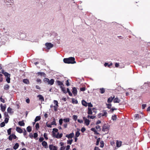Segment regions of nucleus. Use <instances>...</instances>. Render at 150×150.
Segmentation results:
<instances>
[{
	"instance_id": "1",
	"label": "nucleus",
	"mask_w": 150,
	"mask_h": 150,
	"mask_svg": "<svg viewBox=\"0 0 150 150\" xmlns=\"http://www.w3.org/2000/svg\"><path fill=\"white\" fill-rule=\"evenodd\" d=\"M64 63L67 64H73L76 63L75 59L74 57H70L68 58H64L63 59Z\"/></svg>"
},
{
	"instance_id": "2",
	"label": "nucleus",
	"mask_w": 150,
	"mask_h": 150,
	"mask_svg": "<svg viewBox=\"0 0 150 150\" xmlns=\"http://www.w3.org/2000/svg\"><path fill=\"white\" fill-rule=\"evenodd\" d=\"M106 105L108 108L110 109L109 111V112H112L114 111V110H117L115 108H112V105L111 103H110L108 104H106Z\"/></svg>"
},
{
	"instance_id": "3",
	"label": "nucleus",
	"mask_w": 150,
	"mask_h": 150,
	"mask_svg": "<svg viewBox=\"0 0 150 150\" xmlns=\"http://www.w3.org/2000/svg\"><path fill=\"white\" fill-rule=\"evenodd\" d=\"M17 138L16 136L14 134H12L11 135H10L8 138L9 140L11 141L12 139H15Z\"/></svg>"
},
{
	"instance_id": "4",
	"label": "nucleus",
	"mask_w": 150,
	"mask_h": 150,
	"mask_svg": "<svg viewBox=\"0 0 150 150\" xmlns=\"http://www.w3.org/2000/svg\"><path fill=\"white\" fill-rule=\"evenodd\" d=\"M5 74L6 81L8 83H10V74L8 73H5Z\"/></svg>"
},
{
	"instance_id": "5",
	"label": "nucleus",
	"mask_w": 150,
	"mask_h": 150,
	"mask_svg": "<svg viewBox=\"0 0 150 150\" xmlns=\"http://www.w3.org/2000/svg\"><path fill=\"white\" fill-rule=\"evenodd\" d=\"M109 130V126L106 124H105L103 127L102 130L103 131H108Z\"/></svg>"
},
{
	"instance_id": "6",
	"label": "nucleus",
	"mask_w": 150,
	"mask_h": 150,
	"mask_svg": "<svg viewBox=\"0 0 150 150\" xmlns=\"http://www.w3.org/2000/svg\"><path fill=\"white\" fill-rule=\"evenodd\" d=\"M45 46L48 49H50L53 47V44L51 43H46L45 44Z\"/></svg>"
},
{
	"instance_id": "7",
	"label": "nucleus",
	"mask_w": 150,
	"mask_h": 150,
	"mask_svg": "<svg viewBox=\"0 0 150 150\" xmlns=\"http://www.w3.org/2000/svg\"><path fill=\"white\" fill-rule=\"evenodd\" d=\"M83 119L84 121V123L87 126H88L90 124V121L89 120L86 119L85 117H83Z\"/></svg>"
},
{
	"instance_id": "8",
	"label": "nucleus",
	"mask_w": 150,
	"mask_h": 150,
	"mask_svg": "<svg viewBox=\"0 0 150 150\" xmlns=\"http://www.w3.org/2000/svg\"><path fill=\"white\" fill-rule=\"evenodd\" d=\"M72 92L74 96H76L77 95V88L76 87H74L72 88Z\"/></svg>"
},
{
	"instance_id": "9",
	"label": "nucleus",
	"mask_w": 150,
	"mask_h": 150,
	"mask_svg": "<svg viewBox=\"0 0 150 150\" xmlns=\"http://www.w3.org/2000/svg\"><path fill=\"white\" fill-rule=\"evenodd\" d=\"M74 136V133L72 132V133H71L69 134H67L66 135V137L68 138L69 139H71Z\"/></svg>"
},
{
	"instance_id": "10",
	"label": "nucleus",
	"mask_w": 150,
	"mask_h": 150,
	"mask_svg": "<svg viewBox=\"0 0 150 150\" xmlns=\"http://www.w3.org/2000/svg\"><path fill=\"white\" fill-rule=\"evenodd\" d=\"M0 107H1V110L3 112H4L6 108V104H4V105H3L2 104H1L0 105Z\"/></svg>"
},
{
	"instance_id": "11",
	"label": "nucleus",
	"mask_w": 150,
	"mask_h": 150,
	"mask_svg": "<svg viewBox=\"0 0 150 150\" xmlns=\"http://www.w3.org/2000/svg\"><path fill=\"white\" fill-rule=\"evenodd\" d=\"M49 148L50 150H57V147L52 145H50L49 146Z\"/></svg>"
},
{
	"instance_id": "12",
	"label": "nucleus",
	"mask_w": 150,
	"mask_h": 150,
	"mask_svg": "<svg viewBox=\"0 0 150 150\" xmlns=\"http://www.w3.org/2000/svg\"><path fill=\"white\" fill-rule=\"evenodd\" d=\"M37 74L38 75H40L41 76H43L44 77H45L46 76V74L43 72H39L37 73Z\"/></svg>"
},
{
	"instance_id": "13",
	"label": "nucleus",
	"mask_w": 150,
	"mask_h": 150,
	"mask_svg": "<svg viewBox=\"0 0 150 150\" xmlns=\"http://www.w3.org/2000/svg\"><path fill=\"white\" fill-rule=\"evenodd\" d=\"M16 130L17 132L20 133H22L23 132L22 129L20 127H16Z\"/></svg>"
},
{
	"instance_id": "14",
	"label": "nucleus",
	"mask_w": 150,
	"mask_h": 150,
	"mask_svg": "<svg viewBox=\"0 0 150 150\" xmlns=\"http://www.w3.org/2000/svg\"><path fill=\"white\" fill-rule=\"evenodd\" d=\"M42 145L45 148H48V145L47 143L45 141H43L42 143Z\"/></svg>"
},
{
	"instance_id": "15",
	"label": "nucleus",
	"mask_w": 150,
	"mask_h": 150,
	"mask_svg": "<svg viewBox=\"0 0 150 150\" xmlns=\"http://www.w3.org/2000/svg\"><path fill=\"white\" fill-rule=\"evenodd\" d=\"M56 83H57V84L59 86H64V85L63 84V83L60 81L59 80H57L56 81Z\"/></svg>"
},
{
	"instance_id": "16",
	"label": "nucleus",
	"mask_w": 150,
	"mask_h": 150,
	"mask_svg": "<svg viewBox=\"0 0 150 150\" xmlns=\"http://www.w3.org/2000/svg\"><path fill=\"white\" fill-rule=\"evenodd\" d=\"M37 97L39 98V99L41 101H44V99L43 96L40 94L38 95L37 96Z\"/></svg>"
},
{
	"instance_id": "17",
	"label": "nucleus",
	"mask_w": 150,
	"mask_h": 150,
	"mask_svg": "<svg viewBox=\"0 0 150 150\" xmlns=\"http://www.w3.org/2000/svg\"><path fill=\"white\" fill-rule=\"evenodd\" d=\"M114 96L113 97L111 96L109 97L108 99V102L109 103H111L112 101V100H113L114 98Z\"/></svg>"
},
{
	"instance_id": "18",
	"label": "nucleus",
	"mask_w": 150,
	"mask_h": 150,
	"mask_svg": "<svg viewBox=\"0 0 150 150\" xmlns=\"http://www.w3.org/2000/svg\"><path fill=\"white\" fill-rule=\"evenodd\" d=\"M103 113H102V116L106 117L107 116L108 113L105 110H103Z\"/></svg>"
},
{
	"instance_id": "19",
	"label": "nucleus",
	"mask_w": 150,
	"mask_h": 150,
	"mask_svg": "<svg viewBox=\"0 0 150 150\" xmlns=\"http://www.w3.org/2000/svg\"><path fill=\"white\" fill-rule=\"evenodd\" d=\"M81 103L82 105L84 106L87 107L88 106V103L84 100H82Z\"/></svg>"
},
{
	"instance_id": "20",
	"label": "nucleus",
	"mask_w": 150,
	"mask_h": 150,
	"mask_svg": "<svg viewBox=\"0 0 150 150\" xmlns=\"http://www.w3.org/2000/svg\"><path fill=\"white\" fill-rule=\"evenodd\" d=\"M54 80L53 79H51L50 80L49 79L48 84L50 85H52L54 83Z\"/></svg>"
},
{
	"instance_id": "21",
	"label": "nucleus",
	"mask_w": 150,
	"mask_h": 150,
	"mask_svg": "<svg viewBox=\"0 0 150 150\" xmlns=\"http://www.w3.org/2000/svg\"><path fill=\"white\" fill-rule=\"evenodd\" d=\"M10 86L8 84L5 85L4 86V89L5 90H7L9 89Z\"/></svg>"
},
{
	"instance_id": "22",
	"label": "nucleus",
	"mask_w": 150,
	"mask_h": 150,
	"mask_svg": "<svg viewBox=\"0 0 150 150\" xmlns=\"http://www.w3.org/2000/svg\"><path fill=\"white\" fill-rule=\"evenodd\" d=\"M18 124L21 126H24L25 125V123L23 120L20 121L18 122Z\"/></svg>"
},
{
	"instance_id": "23",
	"label": "nucleus",
	"mask_w": 150,
	"mask_h": 150,
	"mask_svg": "<svg viewBox=\"0 0 150 150\" xmlns=\"http://www.w3.org/2000/svg\"><path fill=\"white\" fill-rule=\"evenodd\" d=\"M72 103L73 104H77L78 103V101L76 100L74 98H72L71 99Z\"/></svg>"
},
{
	"instance_id": "24",
	"label": "nucleus",
	"mask_w": 150,
	"mask_h": 150,
	"mask_svg": "<svg viewBox=\"0 0 150 150\" xmlns=\"http://www.w3.org/2000/svg\"><path fill=\"white\" fill-rule=\"evenodd\" d=\"M122 144V142H119L118 141H117L116 142V146L117 147H120Z\"/></svg>"
},
{
	"instance_id": "25",
	"label": "nucleus",
	"mask_w": 150,
	"mask_h": 150,
	"mask_svg": "<svg viewBox=\"0 0 150 150\" xmlns=\"http://www.w3.org/2000/svg\"><path fill=\"white\" fill-rule=\"evenodd\" d=\"M19 146V144L18 143H16L15 144L13 147V149L15 150L17 149Z\"/></svg>"
},
{
	"instance_id": "26",
	"label": "nucleus",
	"mask_w": 150,
	"mask_h": 150,
	"mask_svg": "<svg viewBox=\"0 0 150 150\" xmlns=\"http://www.w3.org/2000/svg\"><path fill=\"white\" fill-rule=\"evenodd\" d=\"M7 112L10 113H13V112L12 111V109L10 107H8L7 109Z\"/></svg>"
},
{
	"instance_id": "27",
	"label": "nucleus",
	"mask_w": 150,
	"mask_h": 150,
	"mask_svg": "<svg viewBox=\"0 0 150 150\" xmlns=\"http://www.w3.org/2000/svg\"><path fill=\"white\" fill-rule=\"evenodd\" d=\"M60 88L61 89L62 91L65 93H67V91L66 90L65 88L64 87H63L62 86H61Z\"/></svg>"
},
{
	"instance_id": "28",
	"label": "nucleus",
	"mask_w": 150,
	"mask_h": 150,
	"mask_svg": "<svg viewBox=\"0 0 150 150\" xmlns=\"http://www.w3.org/2000/svg\"><path fill=\"white\" fill-rule=\"evenodd\" d=\"M41 117L40 116H37L35 117V122H36L37 121L40 120L41 119Z\"/></svg>"
},
{
	"instance_id": "29",
	"label": "nucleus",
	"mask_w": 150,
	"mask_h": 150,
	"mask_svg": "<svg viewBox=\"0 0 150 150\" xmlns=\"http://www.w3.org/2000/svg\"><path fill=\"white\" fill-rule=\"evenodd\" d=\"M23 82L26 84H28L29 83V80L27 79H24L23 80Z\"/></svg>"
},
{
	"instance_id": "30",
	"label": "nucleus",
	"mask_w": 150,
	"mask_h": 150,
	"mask_svg": "<svg viewBox=\"0 0 150 150\" xmlns=\"http://www.w3.org/2000/svg\"><path fill=\"white\" fill-rule=\"evenodd\" d=\"M88 114L89 115H91L92 114V112L91 108H88Z\"/></svg>"
},
{
	"instance_id": "31",
	"label": "nucleus",
	"mask_w": 150,
	"mask_h": 150,
	"mask_svg": "<svg viewBox=\"0 0 150 150\" xmlns=\"http://www.w3.org/2000/svg\"><path fill=\"white\" fill-rule=\"evenodd\" d=\"M26 129L27 131L29 132H30L32 131V128L30 126H28Z\"/></svg>"
},
{
	"instance_id": "32",
	"label": "nucleus",
	"mask_w": 150,
	"mask_h": 150,
	"mask_svg": "<svg viewBox=\"0 0 150 150\" xmlns=\"http://www.w3.org/2000/svg\"><path fill=\"white\" fill-rule=\"evenodd\" d=\"M79 131H77L76 132L75 134V137H78L80 135V133L79 132Z\"/></svg>"
},
{
	"instance_id": "33",
	"label": "nucleus",
	"mask_w": 150,
	"mask_h": 150,
	"mask_svg": "<svg viewBox=\"0 0 150 150\" xmlns=\"http://www.w3.org/2000/svg\"><path fill=\"white\" fill-rule=\"evenodd\" d=\"M91 130L95 132V133L96 134H98L99 133L97 132L96 130L95 129V128H92L91 129Z\"/></svg>"
},
{
	"instance_id": "34",
	"label": "nucleus",
	"mask_w": 150,
	"mask_h": 150,
	"mask_svg": "<svg viewBox=\"0 0 150 150\" xmlns=\"http://www.w3.org/2000/svg\"><path fill=\"white\" fill-rule=\"evenodd\" d=\"M134 119L135 120H137L139 118V116L138 114H136L134 116Z\"/></svg>"
},
{
	"instance_id": "35",
	"label": "nucleus",
	"mask_w": 150,
	"mask_h": 150,
	"mask_svg": "<svg viewBox=\"0 0 150 150\" xmlns=\"http://www.w3.org/2000/svg\"><path fill=\"white\" fill-rule=\"evenodd\" d=\"M113 100L114 102L115 103H119V99L117 98H115V99L114 98Z\"/></svg>"
},
{
	"instance_id": "36",
	"label": "nucleus",
	"mask_w": 150,
	"mask_h": 150,
	"mask_svg": "<svg viewBox=\"0 0 150 150\" xmlns=\"http://www.w3.org/2000/svg\"><path fill=\"white\" fill-rule=\"evenodd\" d=\"M67 92L68 93L69 95L70 96H72V94L71 93V92L70 91L69 89V88H67Z\"/></svg>"
},
{
	"instance_id": "37",
	"label": "nucleus",
	"mask_w": 150,
	"mask_h": 150,
	"mask_svg": "<svg viewBox=\"0 0 150 150\" xmlns=\"http://www.w3.org/2000/svg\"><path fill=\"white\" fill-rule=\"evenodd\" d=\"M69 118H66L64 119L63 120L64 122H69Z\"/></svg>"
},
{
	"instance_id": "38",
	"label": "nucleus",
	"mask_w": 150,
	"mask_h": 150,
	"mask_svg": "<svg viewBox=\"0 0 150 150\" xmlns=\"http://www.w3.org/2000/svg\"><path fill=\"white\" fill-rule=\"evenodd\" d=\"M49 79L48 78H45L43 80L44 81L45 83H48Z\"/></svg>"
},
{
	"instance_id": "39",
	"label": "nucleus",
	"mask_w": 150,
	"mask_h": 150,
	"mask_svg": "<svg viewBox=\"0 0 150 150\" xmlns=\"http://www.w3.org/2000/svg\"><path fill=\"white\" fill-rule=\"evenodd\" d=\"M100 92L101 93H104L105 92V90L104 88H101L100 89Z\"/></svg>"
},
{
	"instance_id": "40",
	"label": "nucleus",
	"mask_w": 150,
	"mask_h": 150,
	"mask_svg": "<svg viewBox=\"0 0 150 150\" xmlns=\"http://www.w3.org/2000/svg\"><path fill=\"white\" fill-rule=\"evenodd\" d=\"M11 129H12L11 128H10L9 129H8L7 133L8 135H11Z\"/></svg>"
},
{
	"instance_id": "41",
	"label": "nucleus",
	"mask_w": 150,
	"mask_h": 150,
	"mask_svg": "<svg viewBox=\"0 0 150 150\" xmlns=\"http://www.w3.org/2000/svg\"><path fill=\"white\" fill-rule=\"evenodd\" d=\"M117 118L116 115H112V119L113 120H116Z\"/></svg>"
},
{
	"instance_id": "42",
	"label": "nucleus",
	"mask_w": 150,
	"mask_h": 150,
	"mask_svg": "<svg viewBox=\"0 0 150 150\" xmlns=\"http://www.w3.org/2000/svg\"><path fill=\"white\" fill-rule=\"evenodd\" d=\"M44 137L46 140H47L48 139V138L47 137V133H44Z\"/></svg>"
},
{
	"instance_id": "43",
	"label": "nucleus",
	"mask_w": 150,
	"mask_h": 150,
	"mask_svg": "<svg viewBox=\"0 0 150 150\" xmlns=\"http://www.w3.org/2000/svg\"><path fill=\"white\" fill-rule=\"evenodd\" d=\"M51 124L52 125H56V123L55 121V118H54L53 119V121L51 122Z\"/></svg>"
},
{
	"instance_id": "44",
	"label": "nucleus",
	"mask_w": 150,
	"mask_h": 150,
	"mask_svg": "<svg viewBox=\"0 0 150 150\" xmlns=\"http://www.w3.org/2000/svg\"><path fill=\"white\" fill-rule=\"evenodd\" d=\"M100 141V138H98L97 140L96 144V145H98L99 144V142Z\"/></svg>"
},
{
	"instance_id": "45",
	"label": "nucleus",
	"mask_w": 150,
	"mask_h": 150,
	"mask_svg": "<svg viewBox=\"0 0 150 150\" xmlns=\"http://www.w3.org/2000/svg\"><path fill=\"white\" fill-rule=\"evenodd\" d=\"M39 124L38 123H37L35 125V128L37 130L39 128Z\"/></svg>"
},
{
	"instance_id": "46",
	"label": "nucleus",
	"mask_w": 150,
	"mask_h": 150,
	"mask_svg": "<svg viewBox=\"0 0 150 150\" xmlns=\"http://www.w3.org/2000/svg\"><path fill=\"white\" fill-rule=\"evenodd\" d=\"M72 141H73V140L72 139H71V140H67V144H72Z\"/></svg>"
},
{
	"instance_id": "47",
	"label": "nucleus",
	"mask_w": 150,
	"mask_h": 150,
	"mask_svg": "<svg viewBox=\"0 0 150 150\" xmlns=\"http://www.w3.org/2000/svg\"><path fill=\"white\" fill-rule=\"evenodd\" d=\"M86 88L85 87H83L80 88L81 91H84L86 90Z\"/></svg>"
},
{
	"instance_id": "48",
	"label": "nucleus",
	"mask_w": 150,
	"mask_h": 150,
	"mask_svg": "<svg viewBox=\"0 0 150 150\" xmlns=\"http://www.w3.org/2000/svg\"><path fill=\"white\" fill-rule=\"evenodd\" d=\"M59 106L54 105V110L55 111H57V110L58 107Z\"/></svg>"
},
{
	"instance_id": "49",
	"label": "nucleus",
	"mask_w": 150,
	"mask_h": 150,
	"mask_svg": "<svg viewBox=\"0 0 150 150\" xmlns=\"http://www.w3.org/2000/svg\"><path fill=\"white\" fill-rule=\"evenodd\" d=\"M66 84L67 86H70V84L69 82V80L68 79L67 80L66 82Z\"/></svg>"
},
{
	"instance_id": "50",
	"label": "nucleus",
	"mask_w": 150,
	"mask_h": 150,
	"mask_svg": "<svg viewBox=\"0 0 150 150\" xmlns=\"http://www.w3.org/2000/svg\"><path fill=\"white\" fill-rule=\"evenodd\" d=\"M88 118L90 117L91 119H93L95 118V116H90L89 115H88L87 116Z\"/></svg>"
},
{
	"instance_id": "51",
	"label": "nucleus",
	"mask_w": 150,
	"mask_h": 150,
	"mask_svg": "<svg viewBox=\"0 0 150 150\" xmlns=\"http://www.w3.org/2000/svg\"><path fill=\"white\" fill-rule=\"evenodd\" d=\"M96 128L98 131H100L101 130V129L100 126L99 125L96 126Z\"/></svg>"
},
{
	"instance_id": "52",
	"label": "nucleus",
	"mask_w": 150,
	"mask_h": 150,
	"mask_svg": "<svg viewBox=\"0 0 150 150\" xmlns=\"http://www.w3.org/2000/svg\"><path fill=\"white\" fill-rule=\"evenodd\" d=\"M54 103L55 105L58 106V102L57 100H54Z\"/></svg>"
},
{
	"instance_id": "53",
	"label": "nucleus",
	"mask_w": 150,
	"mask_h": 150,
	"mask_svg": "<svg viewBox=\"0 0 150 150\" xmlns=\"http://www.w3.org/2000/svg\"><path fill=\"white\" fill-rule=\"evenodd\" d=\"M63 120L62 119H60L59 120V122L60 125H62V123Z\"/></svg>"
},
{
	"instance_id": "54",
	"label": "nucleus",
	"mask_w": 150,
	"mask_h": 150,
	"mask_svg": "<svg viewBox=\"0 0 150 150\" xmlns=\"http://www.w3.org/2000/svg\"><path fill=\"white\" fill-rule=\"evenodd\" d=\"M59 133H58L57 134V135H56L55 133H54V132H53V133H52L53 135L54 136H55L56 138V137H58V136L59 135Z\"/></svg>"
},
{
	"instance_id": "55",
	"label": "nucleus",
	"mask_w": 150,
	"mask_h": 150,
	"mask_svg": "<svg viewBox=\"0 0 150 150\" xmlns=\"http://www.w3.org/2000/svg\"><path fill=\"white\" fill-rule=\"evenodd\" d=\"M38 136V134L37 133H34L33 137L34 138H36Z\"/></svg>"
},
{
	"instance_id": "56",
	"label": "nucleus",
	"mask_w": 150,
	"mask_h": 150,
	"mask_svg": "<svg viewBox=\"0 0 150 150\" xmlns=\"http://www.w3.org/2000/svg\"><path fill=\"white\" fill-rule=\"evenodd\" d=\"M9 119L8 118L6 117L4 120V122L5 123H7L8 122Z\"/></svg>"
},
{
	"instance_id": "57",
	"label": "nucleus",
	"mask_w": 150,
	"mask_h": 150,
	"mask_svg": "<svg viewBox=\"0 0 150 150\" xmlns=\"http://www.w3.org/2000/svg\"><path fill=\"white\" fill-rule=\"evenodd\" d=\"M5 123L4 122H3L0 124V126L1 127H2L5 126Z\"/></svg>"
},
{
	"instance_id": "58",
	"label": "nucleus",
	"mask_w": 150,
	"mask_h": 150,
	"mask_svg": "<svg viewBox=\"0 0 150 150\" xmlns=\"http://www.w3.org/2000/svg\"><path fill=\"white\" fill-rule=\"evenodd\" d=\"M2 96H1L0 98V101L3 103H4L5 102V100H4L2 98Z\"/></svg>"
},
{
	"instance_id": "59",
	"label": "nucleus",
	"mask_w": 150,
	"mask_h": 150,
	"mask_svg": "<svg viewBox=\"0 0 150 150\" xmlns=\"http://www.w3.org/2000/svg\"><path fill=\"white\" fill-rule=\"evenodd\" d=\"M101 145H100V147L103 148L104 146V143L103 141H101L100 142Z\"/></svg>"
},
{
	"instance_id": "60",
	"label": "nucleus",
	"mask_w": 150,
	"mask_h": 150,
	"mask_svg": "<svg viewBox=\"0 0 150 150\" xmlns=\"http://www.w3.org/2000/svg\"><path fill=\"white\" fill-rule=\"evenodd\" d=\"M2 75L0 74V82H1L3 81Z\"/></svg>"
},
{
	"instance_id": "61",
	"label": "nucleus",
	"mask_w": 150,
	"mask_h": 150,
	"mask_svg": "<svg viewBox=\"0 0 150 150\" xmlns=\"http://www.w3.org/2000/svg\"><path fill=\"white\" fill-rule=\"evenodd\" d=\"M86 130L85 128L83 127H82L81 129V131L82 132H84Z\"/></svg>"
},
{
	"instance_id": "62",
	"label": "nucleus",
	"mask_w": 150,
	"mask_h": 150,
	"mask_svg": "<svg viewBox=\"0 0 150 150\" xmlns=\"http://www.w3.org/2000/svg\"><path fill=\"white\" fill-rule=\"evenodd\" d=\"M63 134L62 133L60 134H59V135L58 137H56V138H61Z\"/></svg>"
},
{
	"instance_id": "63",
	"label": "nucleus",
	"mask_w": 150,
	"mask_h": 150,
	"mask_svg": "<svg viewBox=\"0 0 150 150\" xmlns=\"http://www.w3.org/2000/svg\"><path fill=\"white\" fill-rule=\"evenodd\" d=\"M73 119H74L76 120H77V117L76 115H74L73 116Z\"/></svg>"
},
{
	"instance_id": "64",
	"label": "nucleus",
	"mask_w": 150,
	"mask_h": 150,
	"mask_svg": "<svg viewBox=\"0 0 150 150\" xmlns=\"http://www.w3.org/2000/svg\"><path fill=\"white\" fill-rule=\"evenodd\" d=\"M65 147L64 146H63L61 147L59 150H65Z\"/></svg>"
}]
</instances>
